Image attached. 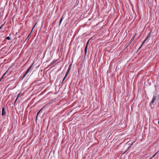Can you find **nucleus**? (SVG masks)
<instances>
[{
  "label": "nucleus",
  "mask_w": 159,
  "mask_h": 159,
  "mask_svg": "<svg viewBox=\"0 0 159 159\" xmlns=\"http://www.w3.org/2000/svg\"><path fill=\"white\" fill-rule=\"evenodd\" d=\"M5 110V108L4 107H3L2 109V115L3 117H4V116H5L6 115V112Z\"/></svg>",
  "instance_id": "obj_4"
},
{
  "label": "nucleus",
  "mask_w": 159,
  "mask_h": 159,
  "mask_svg": "<svg viewBox=\"0 0 159 159\" xmlns=\"http://www.w3.org/2000/svg\"><path fill=\"white\" fill-rule=\"evenodd\" d=\"M31 32H30V34H29V35L28 36V37L27 38L26 40L28 39V38L31 35Z\"/></svg>",
  "instance_id": "obj_14"
},
{
  "label": "nucleus",
  "mask_w": 159,
  "mask_h": 159,
  "mask_svg": "<svg viewBox=\"0 0 159 159\" xmlns=\"http://www.w3.org/2000/svg\"><path fill=\"white\" fill-rule=\"evenodd\" d=\"M10 79V78H7V80H8L9 79Z\"/></svg>",
  "instance_id": "obj_18"
},
{
  "label": "nucleus",
  "mask_w": 159,
  "mask_h": 159,
  "mask_svg": "<svg viewBox=\"0 0 159 159\" xmlns=\"http://www.w3.org/2000/svg\"><path fill=\"white\" fill-rule=\"evenodd\" d=\"M14 80L13 79H11V80H10V81H13Z\"/></svg>",
  "instance_id": "obj_19"
},
{
  "label": "nucleus",
  "mask_w": 159,
  "mask_h": 159,
  "mask_svg": "<svg viewBox=\"0 0 159 159\" xmlns=\"http://www.w3.org/2000/svg\"><path fill=\"white\" fill-rule=\"evenodd\" d=\"M89 40L88 41V42H87V44L86 45V47H85V48L84 52H85V55H86V53H87V48H88V43H89Z\"/></svg>",
  "instance_id": "obj_6"
},
{
  "label": "nucleus",
  "mask_w": 159,
  "mask_h": 159,
  "mask_svg": "<svg viewBox=\"0 0 159 159\" xmlns=\"http://www.w3.org/2000/svg\"><path fill=\"white\" fill-rule=\"evenodd\" d=\"M135 38V35L132 38V39H131V40H130V43H131L132 42V41L134 40V38Z\"/></svg>",
  "instance_id": "obj_9"
},
{
  "label": "nucleus",
  "mask_w": 159,
  "mask_h": 159,
  "mask_svg": "<svg viewBox=\"0 0 159 159\" xmlns=\"http://www.w3.org/2000/svg\"><path fill=\"white\" fill-rule=\"evenodd\" d=\"M152 157H151L150 158H149V159H152Z\"/></svg>",
  "instance_id": "obj_21"
},
{
  "label": "nucleus",
  "mask_w": 159,
  "mask_h": 159,
  "mask_svg": "<svg viewBox=\"0 0 159 159\" xmlns=\"http://www.w3.org/2000/svg\"><path fill=\"white\" fill-rule=\"evenodd\" d=\"M18 97H17L16 98V99L15 101L14 102V105H15V103H16V101L18 99Z\"/></svg>",
  "instance_id": "obj_12"
},
{
  "label": "nucleus",
  "mask_w": 159,
  "mask_h": 159,
  "mask_svg": "<svg viewBox=\"0 0 159 159\" xmlns=\"http://www.w3.org/2000/svg\"><path fill=\"white\" fill-rule=\"evenodd\" d=\"M6 39L8 40H10L11 39V38L9 36H8L6 37Z\"/></svg>",
  "instance_id": "obj_10"
},
{
  "label": "nucleus",
  "mask_w": 159,
  "mask_h": 159,
  "mask_svg": "<svg viewBox=\"0 0 159 159\" xmlns=\"http://www.w3.org/2000/svg\"><path fill=\"white\" fill-rule=\"evenodd\" d=\"M134 143H132V144L130 145L129 146V147L128 148V149L131 146H132L133 144Z\"/></svg>",
  "instance_id": "obj_17"
},
{
  "label": "nucleus",
  "mask_w": 159,
  "mask_h": 159,
  "mask_svg": "<svg viewBox=\"0 0 159 159\" xmlns=\"http://www.w3.org/2000/svg\"><path fill=\"white\" fill-rule=\"evenodd\" d=\"M43 109H41L38 113L37 115V117L36 118V120H37V117L38 116L39 114L40 113L41 111Z\"/></svg>",
  "instance_id": "obj_8"
},
{
  "label": "nucleus",
  "mask_w": 159,
  "mask_h": 159,
  "mask_svg": "<svg viewBox=\"0 0 159 159\" xmlns=\"http://www.w3.org/2000/svg\"><path fill=\"white\" fill-rule=\"evenodd\" d=\"M63 16L61 18V19L60 20V23H59V25H60L61 21H62V19H63Z\"/></svg>",
  "instance_id": "obj_11"
},
{
  "label": "nucleus",
  "mask_w": 159,
  "mask_h": 159,
  "mask_svg": "<svg viewBox=\"0 0 159 159\" xmlns=\"http://www.w3.org/2000/svg\"><path fill=\"white\" fill-rule=\"evenodd\" d=\"M20 94H18V97H19Z\"/></svg>",
  "instance_id": "obj_22"
},
{
  "label": "nucleus",
  "mask_w": 159,
  "mask_h": 159,
  "mask_svg": "<svg viewBox=\"0 0 159 159\" xmlns=\"http://www.w3.org/2000/svg\"><path fill=\"white\" fill-rule=\"evenodd\" d=\"M33 64L34 63H33L32 64V65H31V66L26 70V71L25 72V74L23 76L22 78V79H23L25 76L26 75V74H27L28 73V72H29L30 69L33 66Z\"/></svg>",
  "instance_id": "obj_3"
},
{
  "label": "nucleus",
  "mask_w": 159,
  "mask_h": 159,
  "mask_svg": "<svg viewBox=\"0 0 159 159\" xmlns=\"http://www.w3.org/2000/svg\"><path fill=\"white\" fill-rule=\"evenodd\" d=\"M157 153H156L152 157V158H153L154 157V156L157 154Z\"/></svg>",
  "instance_id": "obj_16"
},
{
  "label": "nucleus",
  "mask_w": 159,
  "mask_h": 159,
  "mask_svg": "<svg viewBox=\"0 0 159 159\" xmlns=\"http://www.w3.org/2000/svg\"><path fill=\"white\" fill-rule=\"evenodd\" d=\"M159 98L158 96H157V94L155 95H154L153 98L150 103V105L153 104L154 103H156L158 100Z\"/></svg>",
  "instance_id": "obj_1"
},
{
  "label": "nucleus",
  "mask_w": 159,
  "mask_h": 159,
  "mask_svg": "<svg viewBox=\"0 0 159 159\" xmlns=\"http://www.w3.org/2000/svg\"><path fill=\"white\" fill-rule=\"evenodd\" d=\"M7 70L3 75L2 77L0 79V82L2 80L4 76L6 74L7 72Z\"/></svg>",
  "instance_id": "obj_7"
},
{
  "label": "nucleus",
  "mask_w": 159,
  "mask_h": 159,
  "mask_svg": "<svg viewBox=\"0 0 159 159\" xmlns=\"http://www.w3.org/2000/svg\"><path fill=\"white\" fill-rule=\"evenodd\" d=\"M6 22L5 21L4 23L0 27V30L2 28V27L4 25L5 23Z\"/></svg>",
  "instance_id": "obj_13"
},
{
  "label": "nucleus",
  "mask_w": 159,
  "mask_h": 159,
  "mask_svg": "<svg viewBox=\"0 0 159 159\" xmlns=\"http://www.w3.org/2000/svg\"><path fill=\"white\" fill-rule=\"evenodd\" d=\"M71 65H72V64H71L70 65V67H69V69H68V70L67 72V73H66V75H65V77H64V79H63V81L65 79V78H66V76H67V75L68 74V73H69V71L70 70V68H71Z\"/></svg>",
  "instance_id": "obj_5"
},
{
  "label": "nucleus",
  "mask_w": 159,
  "mask_h": 159,
  "mask_svg": "<svg viewBox=\"0 0 159 159\" xmlns=\"http://www.w3.org/2000/svg\"><path fill=\"white\" fill-rule=\"evenodd\" d=\"M151 33H152V31H151V32H150L149 33V34H148V35L147 36V37L143 41V43H142L141 45V46H140V47L139 48H141V47L143 45V44H144V43H145V42L147 39H149V37H150V35H151Z\"/></svg>",
  "instance_id": "obj_2"
},
{
  "label": "nucleus",
  "mask_w": 159,
  "mask_h": 159,
  "mask_svg": "<svg viewBox=\"0 0 159 159\" xmlns=\"http://www.w3.org/2000/svg\"><path fill=\"white\" fill-rule=\"evenodd\" d=\"M126 151H125L124 152V153H123V154H124V153H125L126 152Z\"/></svg>",
  "instance_id": "obj_20"
},
{
  "label": "nucleus",
  "mask_w": 159,
  "mask_h": 159,
  "mask_svg": "<svg viewBox=\"0 0 159 159\" xmlns=\"http://www.w3.org/2000/svg\"><path fill=\"white\" fill-rule=\"evenodd\" d=\"M36 24H37V23H35V25L34 26V27L32 29V30H31V33L32 32V31H33V29H34V26H35V25H36Z\"/></svg>",
  "instance_id": "obj_15"
}]
</instances>
